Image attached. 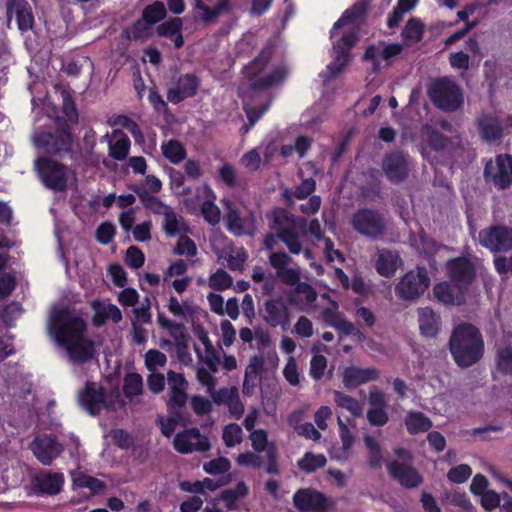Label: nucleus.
Masks as SVG:
<instances>
[{
  "mask_svg": "<svg viewBox=\"0 0 512 512\" xmlns=\"http://www.w3.org/2000/svg\"><path fill=\"white\" fill-rule=\"evenodd\" d=\"M48 333L67 352L70 362L84 364L96 356L95 343L86 337L87 324L68 309H58L51 315Z\"/></svg>",
  "mask_w": 512,
  "mask_h": 512,
  "instance_id": "f257e3e1",
  "label": "nucleus"
},
{
  "mask_svg": "<svg viewBox=\"0 0 512 512\" xmlns=\"http://www.w3.org/2000/svg\"><path fill=\"white\" fill-rule=\"evenodd\" d=\"M483 178L497 190H507L512 186V155L498 154L485 161Z\"/></svg>",
  "mask_w": 512,
  "mask_h": 512,
  "instance_id": "1a4fd4ad",
  "label": "nucleus"
},
{
  "mask_svg": "<svg viewBox=\"0 0 512 512\" xmlns=\"http://www.w3.org/2000/svg\"><path fill=\"white\" fill-rule=\"evenodd\" d=\"M143 391V380L138 373H128L124 378L123 392L126 397L138 396Z\"/></svg>",
  "mask_w": 512,
  "mask_h": 512,
  "instance_id": "a18cd8bd",
  "label": "nucleus"
},
{
  "mask_svg": "<svg viewBox=\"0 0 512 512\" xmlns=\"http://www.w3.org/2000/svg\"><path fill=\"white\" fill-rule=\"evenodd\" d=\"M306 224L305 218H297L286 209L277 208L270 227L278 233L279 240L286 244L292 254H299L302 250L299 235Z\"/></svg>",
  "mask_w": 512,
  "mask_h": 512,
  "instance_id": "423d86ee",
  "label": "nucleus"
},
{
  "mask_svg": "<svg viewBox=\"0 0 512 512\" xmlns=\"http://www.w3.org/2000/svg\"><path fill=\"white\" fill-rule=\"evenodd\" d=\"M62 110L67 119L72 123H77L79 119L78 110L75 101L68 92L62 93Z\"/></svg>",
  "mask_w": 512,
  "mask_h": 512,
  "instance_id": "4d7b16f0",
  "label": "nucleus"
},
{
  "mask_svg": "<svg viewBox=\"0 0 512 512\" xmlns=\"http://www.w3.org/2000/svg\"><path fill=\"white\" fill-rule=\"evenodd\" d=\"M194 10L201 11L199 15H192L196 16V21L199 19L205 26H208L217 23L219 16L223 12L229 11V4L223 0H220L216 6L211 8L203 1H198L197 3H194Z\"/></svg>",
  "mask_w": 512,
  "mask_h": 512,
  "instance_id": "cd10ccee",
  "label": "nucleus"
},
{
  "mask_svg": "<svg viewBox=\"0 0 512 512\" xmlns=\"http://www.w3.org/2000/svg\"><path fill=\"white\" fill-rule=\"evenodd\" d=\"M457 290L453 285L448 282L437 283L433 288V294L435 298L445 304L452 305L455 303V297L457 294Z\"/></svg>",
  "mask_w": 512,
  "mask_h": 512,
  "instance_id": "a19ab883",
  "label": "nucleus"
},
{
  "mask_svg": "<svg viewBox=\"0 0 512 512\" xmlns=\"http://www.w3.org/2000/svg\"><path fill=\"white\" fill-rule=\"evenodd\" d=\"M450 279L456 284L458 291L466 288L475 276L472 262L465 257H457L447 262Z\"/></svg>",
  "mask_w": 512,
  "mask_h": 512,
  "instance_id": "dca6fc26",
  "label": "nucleus"
},
{
  "mask_svg": "<svg viewBox=\"0 0 512 512\" xmlns=\"http://www.w3.org/2000/svg\"><path fill=\"white\" fill-rule=\"evenodd\" d=\"M448 347L454 362L460 368H469L479 362L485 351L484 339L480 330L466 322L454 327Z\"/></svg>",
  "mask_w": 512,
  "mask_h": 512,
  "instance_id": "f03ea898",
  "label": "nucleus"
},
{
  "mask_svg": "<svg viewBox=\"0 0 512 512\" xmlns=\"http://www.w3.org/2000/svg\"><path fill=\"white\" fill-rule=\"evenodd\" d=\"M472 474V469L467 464H460L458 466L452 467L447 477L448 479L457 484L464 483Z\"/></svg>",
  "mask_w": 512,
  "mask_h": 512,
  "instance_id": "864d4df0",
  "label": "nucleus"
},
{
  "mask_svg": "<svg viewBox=\"0 0 512 512\" xmlns=\"http://www.w3.org/2000/svg\"><path fill=\"white\" fill-rule=\"evenodd\" d=\"M15 14L18 29L24 33L34 27V15L29 3L26 0H9L7 2V17L11 19Z\"/></svg>",
  "mask_w": 512,
  "mask_h": 512,
  "instance_id": "4be33fe9",
  "label": "nucleus"
},
{
  "mask_svg": "<svg viewBox=\"0 0 512 512\" xmlns=\"http://www.w3.org/2000/svg\"><path fill=\"white\" fill-rule=\"evenodd\" d=\"M303 295L307 304L313 303L317 298L315 289L306 282H298L293 292L288 294L287 300L290 304H299V297Z\"/></svg>",
  "mask_w": 512,
  "mask_h": 512,
  "instance_id": "e433bc0d",
  "label": "nucleus"
},
{
  "mask_svg": "<svg viewBox=\"0 0 512 512\" xmlns=\"http://www.w3.org/2000/svg\"><path fill=\"white\" fill-rule=\"evenodd\" d=\"M34 171L46 189L60 193L67 191L70 175L74 174L67 165L49 156L37 157Z\"/></svg>",
  "mask_w": 512,
  "mask_h": 512,
  "instance_id": "39448f33",
  "label": "nucleus"
},
{
  "mask_svg": "<svg viewBox=\"0 0 512 512\" xmlns=\"http://www.w3.org/2000/svg\"><path fill=\"white\" fill-rule=\"evenodd\" d=\"M247 494V485L243 481H240L235 488L222 491L220 499L223 500L226 503L227 508L231 510L235 507V502L240 498H244Z\"/></svg>",
  "mask_w": 512,
  "mask_h": 512,
  "instance_id": "37998d69",
  "label": "nucleus"
},
{
  "mask_svg": "<svg viewBox=\"0 0 512 512\" xmlns=\"http://www.w3.org/2000/svg\"><path fill=\"white\" fill-rule=\"evenodd\" d=\"M334 396L337 406L341 409L337 415L340 437L344 450H348L352 446V435L348 427L352 421V397L340 391H334Z\"/></svg>",
  "mask_w": 512,
  "mask_h": 512,
  "instance_id": "f8f14e48",
  "label": "nucleus"
},
{
  "mask_svg": "<svg viewBox=\"0 0 512 512\" xmlns=\"http://www.w3.org/2000/svg\"><path fill=\"white\" fill-rule=\"evenodd\" d=\"M402 265L398 252L389 249H379L375 263L376 271L384 277H391Z\"/></svg>",
  "mask_w": 512,
  "mask_h": 512,
  "instance_id": "a878e982",
  "label": "nucleus"
},
{
  "mask_svg": "<svg viewBox=\"0 0 512 512\" xmlns=\"http://www.w3.org/2000/svg\"><path fill=\"white\" fill-rule=\"evenodd\" d=\"M202 215L204 219L211 225H216L220 221V210L211 201H205L202 205Z\"/></svg>",
  "mask_w": 512,
  "mask_h": 512,
  "instance_id": "774afa93",
  "label": "nucleus"
},
{
  "mask_svg": "<svg viewBox=\"0 0 512 512\" xmlns=\"http://www.w3.org/2000/svg\"><path fill=\"white\" fill-rule=\"evenodd\" d=\"M270 57L271 50L264 49L258 57H256L253 61L250 62V64L245 67L250 83L253 79L258 78L257 75L264 70L270 60Z\"/></svg>",
  "mask_w": 512,
  "mask_h": 512,
  "instance_id": "79ce46f5",
  "label": "nucleus"
},
{
  "mask_svg": "<svg viewBox=\"0 0 512 512\" xmlns=\"http://www.w3.org/2000/svg\"><path fill=\"white\" fill-rule=\"evenodd\" d=\"M417 312L421 335L428 338L435 337L441 326L440 316L430 307L419 308Z\"/></svg>",
  "mask_w": 512,
  "mask_h": 512,
  "instance_id": "bb28decb",
  "label": "nucleus"
},
{
  "mask_svg": "<svg viewBox=\"0 0 512 512\" xmlns=\"http://www.w3.org/2000/svg\"><path fill=\"white\" fill-rule=\"evenodd\" d=\"M288 74V70L284 66H279L273 71L263 77H258L252 80L249 89L252 92L268 89L272 86L281 84Z\"/></svg>",
  "mask_w": 512,
  "mask_h": 512,
  "instance_id": "c85d7f7f",
  "label": "nucleus"
},
{
  "mask_svg": "<svg viewBox=\"0 0 512 512\" xmlns=\"http://www.w3.org/2000/svg\"><path fill=\"white\" fill-rule=\"evenodd\" d=\"M432 103L445 112H454L463 104L461 88L449 78L435 80L428 89Z\"/></svg>",
  "mask_w": 512,
  "mask_h": 512,
  "instance_id": "0eeeda50",
  "label": "nucleus"
},
{
  "mask_svg": "<svg viewBox=\"0 0 512 512\" xmlns=\"http://www.w3.org/2000/svg\"><path fill=\"white\" fill-rule=\"evenodd\" d=\"M161 149L163 156L173 164H179L186 158V150L178 140L171 139L163 143Z\"/></svg>",
  "mask_w": 512,
  "mask_h": 512,
  "instance_id": "c9c22d12",
  "label": "nucleus"
},
{
  "mask_svg": "<svg viewBox=\"0 0 512 512\" xmlns=\"http://www.w3.org/2000/svg\"><path fill=\"white\" fill-rule=\"evenodd\" d=\"M449 143L450 139L438 130L430 129L428 131V144L432 149L436 151L444 150Z\"/></svg>",
  "mask_w": 512,
  "mask_h": 512,
  "instance_id": "680f3d73",
  "label": "nucleus"
},
{
  "mask_svg": "<svg viewBox=\"0 0 512 512\" xmlns=\"http://www.w3.org/2000/svg\"><path fill=\"white\" fill-rule=\"evenodd\" d=\"M31 447L36 458L44 465H50L53 459L57 458L63 451V447L55 437L34 439Z\"/></svg>",
  "mask_w": 512,
  "mask_h": 512,
  "instance_id": "5701e85b",
  "label": "nucleus"
},
{
  "mask_svg": "<svg viewBox=\"0 0 512 512\" xmlns=\"http://www.w3.org/2000/svg\"><path fill=\"white\" fill-rule=\"evenodd\" d=\"M145 256L137 246H130L126 251L125 263L133 268L139 269L144 265Z\"/></svg>",
  "mask_w": 512,
  "mask_h": 512,
  "instance_id": "6e6d98bb",
  "label": "nucleus"
},
{
  "mask_svg": "<svg viewBox=\"0 0 512 512\" xmlns=\"http://www.w3.org/2000/svg\"><path fill=\"white\" fill-rule=\"evenodd\" d=\"M426 267L417 266L406 272L395 286V293L401 300L414 301L420 298L430 286Z\"/></svg>",
  "mask_w": 512,
  "mask_h": 512,
  "instance_id": "6e6552de",
  "label": "nucleus"
},
{
  "mask_svg": "<svg viewBox=\"0 0 512 512\" xmlns=\"http://www.w3.org/2000/svg\"><path fill=\"white\" fill-rule=\"evenodd\" d=\"M330 37L336 40L333 42V61L327 66L326 72L320 74L326 78L324 82L337 76L349 61L352 49V7L346 9L334 23Z\"/></svg>",
  "mask_w": 512,
  "mask_h": 512,
  "instance_id": "7ed1b4c3",
  "label": "nucleus"
},
{
  "mask_svg": "<svg viewBox=\"0 0 512 512\" xmlns=\"http://www.w3.org/2000/svg\"><path fill=\"white\" fill-rule=\"evenodd\" d=\"M195 23L196 16H186L184 18L173 17L169 20L159 24L156 27V34L162 38L171 39L176 49H180L184 45V38L182 35L183 23Z\"/></svg>",
  "mask_w": 512,
  "mask_h": 512,
  "instance_id": "6ab92c4d",
  "label": "nucleus"
},
{
  "mask_svg": "<svg viewBox=\"0 0 512 512\" xmlns=\"http://www.w3.org/2000/svg\"><path fill=\"white\" fill-rule=\"evenodd\" d=\"M354 229L366 237L376 239L384 234L386 222L379 211L362 209L354 214Z\"/></svg>",
  "mask_w": 512,
  "mask_h": 512,
  "instance_id": "9b49d317",
  "label": "nucleus"
},
{
  "mask_svg": "<svg viewBox=\"0 0 512 512\" xmlns=\"http://www.w3.org/2000/svg\"><path fill=\"white\" fill-rule=\"evenodd\" d=\"M417 2V0H398L392 12L388 14L387 26L390 29L398 27L404 15L414 9Z\"/></svg>",
  "mask_w": 512,
  "mask_h": 512,
  "instance_id": "f704fd0d",
  "label": "nucleus"
},
{
  "mask_svg": "<svg viewBox=\"0 0 512 512\" xmlns=\"http://www.w3.org/2000/svg\"><path fill=\"white\" fill-rule=\"evenodd\" d=\"M190 404L192 410L197 416H203L212 411V403L205 397L200 395H193L190 397Z\"/></svg>",
  "mask_w": 512,
  "mask_h": 512,
  "instance_id": "052dcab7",
  "label": "nucleus"
},
{
  "mask_svg": "<svg viewBox=\"0 0 512 512\" xmlns=\"http://www.w3.org/2000/svg\"><path fill=\"white\" fill-rule=\"evenodd\" d=\"M242 435V428L236 423L228 424L223 429V441L227 447L239 444L242 441Z\"/></svg>",
  "mask_w": 512,
  "mask_h": 512,
  "instance_id": "8fccbe9b",
  "label": "nucleus"
},
{
  "mask_svg": "<svg viewBox=\"0 0 512 512\" xmlns=\"http://www.w3.org/2000/svg\"><path fill=\"white\" fill-rule=\"evenodd\" d=\"M151 25L141 16L136 20L129 30L126 31L128 39L145 40L151 35Z\"/></svg>",
  "mask_w": 512,
  "mask_h": 512,
  "instance_id": "49530a36",
  "label": "nucleus"
},
{
  "mask_svg": "<svg viewBox=\"0 0 512 512\" xmlns=\"http://www.w3.org/2000/svg\"><path fill=\"white\" fill-rule=\"evenodd\" d=\"M200 87V79L194 74H184L179 76L175 86L167 92V100L173 104H178L187 98L194 97Z\"/></svg>",
  "mask_w": 512,
  "mask_h": 512,
  "instance_id": "f3484780",
  "label": "nucleus"
},
{
  "mask_svg": "<svg viewBox=\"0 0 512 512\" xmlns=\"http://www.w3.org/2000/svg\"><path fill=\"white\" fill-rule=\"evenodd\" d=\"M479 243L492 253L509 252L512 250V227L492 225L484 228L478 235Z\"/></svg>",
  "mask_w": 512,
  "mask_h": 512,
  "instance_id": "9d476101",
  "label": "nucleus"
},
{
  "mask_svg": "<svg viewBox=\"0 0 512 512\" xmlns=\"http://www.w3.org/2000/svg\"><path fill=\"white\" fill-rule=\"evenodd\" d=\"M115 226L111 222H103L96 229V240L103 244H109L115 235Z\"/></svg>",
  "mask_w": 512,
  "mask_h": 512,
  "instance_id": "bf43d9fd",
  "label": "nucleus"
},
{
  "mask_svg": "<svg viewBox=\"0 0 512 512\" xmlns=\"http://www.w3.org/2000/svg\"><path fill=\"white\" fill-rule=\"evenodd\" d=\"M316 188V182L313 178L304 179L300 185L292 189H285L282 193V197L285 200L286 205L292 208L294 205L293 197L297 199H305L310 196Z\"/></svg>",
  "mask_w": 512,
  "mask_h": 512,
  "instance_id": "2f4dec72",
  "label": "nucleus"
},
{
  "mask_svg": "<svg viewBox=\"0 0 512 512\" xmlns=\"http://www.w3.org/2000/svg\"><path fill=\"white\" fill-rule=\"evenodd\" d=\"M327 459L323 454L315 455L312 452H306L304 457L298 461L300 470L306 473H312L318 468L326 465Z\"/></svg>",
  "mask_w": 512,
  "mask_h": 512,
  "instance_id": "ea45409f",
  "label": "nucleus"
},
{
  "mask_svg": "<svg viewBox=\"0 0 512 512\" xmlns=\"http://www.w3.org/2000/svg\"><path fill=\"white\" fill-rule=\"evenodd\" d=\"M288 74V70L284 66H279L273 71L263 77H258L252 80L249 89L252 92L268 89L272 86L281 84Z\"/></svg>",
  "mask_w": 512,
  "mask_h": 512,
  "instance_id": "c756f323",
  "label": "nucleus"
},
{
  "mask_svg": "<svg viewBox=\"0 0 512 512\" xmlns=\"http://www.w3.org/2000/svg\"><path fill=\"white\" fill-rule=\"evenodd\" d=\"M203 468L211 475L223 474L231 468V463L226 457H219L206 462Z\"/></svg>",
  "mask_w": 512,
  "mask_h": 512,
  "instance_id": "3c124183",
  "label": "nucleus"
},
{
  "mask_svg": "<svg viewBox=\"0 0 512 512\" xmlns=\"http://www.w3.org/2000/svg\"><path fill=\"white\" fill-rule=\"evenodd\" d=\"M156 423L160 426L161 433L165 437L169 438L174 433L176 426L178 424H181V420H178L177 418L169 414L166 419L163 416L159 415L156 418Z\"/></svg>",
  "mask_w": 512,
  "mask_h": 512,
  "instance_id": "69168bd1",
  "label": "nucleus"
},
{
  "mask_svg": "<svg viewBox=\"0 0 512 512\" xmlns=\"http://www.w3.org/2000/svg\"><path fill=\"white\" fill-rule=\"evenodd\" d=\"M259 314L271 327L280 326L283 330L290 327V313L282 298L266 301Z\"/></svg>",
  "mask_w": 512,
  "mask_h": 512,
  "instance_id": "ddd939ff",
  "label": "nucleus"
},
{
  "mask_svg": "<svg viewBox=\"0 0 512 512\" xmlns=\"http://www.w3.org/2000/svg\"><path fill=\"white\" fill-rule=\"evenodd\" d=\"M293 504L300 512H325L328 509L326 496L311 488L296 491Z\"/></svg>",
  "mask_w": 512,
  "mask_h": 512,
  "instance_id": "2eb2a0df",
  "label": "nucleus"
},
{
  "mask_svg": "<svg viewBox=\"0 0 512 512\" xmlns=\"http://www.w3.org/2000/svg\"><path fill=\"white\" fill-rule=\"evenodd\" d=\"M55 132H41L33 136V144L44 151L43 156L62 158L72 150V135L66 119L57 117Z\"/></svg>",
  "mask_w": 512,
  "mask_h": 512,
  "instance_id": "20e7f679",
  "label": "nucleus"
},
{
  "mask_svg": "<svg viewBox=\"0 0 512 512\" xmlns=\"http://www.w3.org/2000/svg\"><path fill=\"white\" fill-rule=\"evenodd\" d=\"M105 389L97 383L87 381L78 394V402L90 415L96 416L102 408H106Z\"/></svg>",
  "mask_w": 512,
  "mask_h": 512,
  "instance_id": "4468645a",
  "label": "nucleus"
},
{
  "mask_svg": "<svg viewBox=\"0 0 512 512\" xmlns=\"http://www.w3.org/2000/svg\"><path fill=\"white\" fill-rule=\"evenodd\" d=\"M479 134L483 141L492 144L501 141L503 138V125L499 118L483 114L476 120Z\"/></svg>",
  "mask_w": 512,
  "mask_h": 512,
  "instance_id": "b1692460",
  "label": "nucleus"
},
{
  "mask_svg": "<svg viewBox=\"0 0 512 512\" xmlns=\"http://www.w3.org/2000/svg\"><path fill=\"white\" fill-rule=\"evenodd\" d=\"M167 383L169 386L168 395L187 392L188 381L181 373L169 370L167 372Z\"/></svg>",
  "mask_w": 512,
  "mask_h": 512,
  "instance_id": "de8ad7c7",
  "label": "nucleus"
},
{
  "mask_svg": "<svg viewBox=\"0 0 512 512\" xmlns=\"http://www.w3.org/2000/svg\"><path fill=\"white\" fill-rule=\"evenodd\" d=\"M387 469L391 477L406 488L418 487L423 482L422 476L411 465L394 460L387 464Z\"/></svg>",
  "mask_w": 512,
  "mask_h": 512,
  "instance_id": "412c9836",
  "label": "nucleus"
},
{
  "mask_svg": "<svg viewBox=\"0 0 512 512\" xmlns=\"http://www.w3.org/2000/svg\"><path fill=\"white\" fill-rule=\"evenodd\" d=\"M73 485L77 488H88L92 494H98L106 488V483L83 472L72 471Z\"/></svg>",
  "mask_w": 512,
  "mask_h": 512,
  "instance_id": "473e14b6",
  "label": "nucleus"
},
{
  "mask_svg": "<svg viewBox=\"0 0 512 512\" xmlns=\"http://www.w3.org/2000/svg\"><path fill=\"white\" fill-rule=\"evenodd\" d=\"M327 366V359L325 356L317 354L314 355L310 363V375L315 380H320L324 374Z\"/></svg>",
  "mask_w": 512,
  "mask_h": 512,
  "instance_id": "338daca9",
  "label": "nucleus"
},
{
  "mask_svg": "<svg viewBox=\"0 0 512 512\" xmlns=\"http://www.w3.org/2000/svg\"><path fill=\"white\" fill-rule=\"evenodd\" d=\"M188 400H190L187 392L170 394L166 401L167 412L169 415L181 420V424L186 426L191 423V413L188 410Z\"/></svg>",
  "mask_w": 512,
  "mask_h": 512,
  "instance_id": "393cba45",
  "label": "nucleus"
},
{
  "mask_svg": "<svg viewBox=\"0 0 512 512\" xmlns=\"http://www.w3.org/2000/svg\"><path fill=\"white\" fill-rule=\"evenodd\" d=\"M99 316H102L101 321L93 320L95 326H101L107 319H111L114 323H119L122 320L121 310L114 304H108L102 312H99Z\"/></svg>",
  "mask_w": 512,
  "mask_h": 512,
  "instance_id": "0e129e2a",
  "label": "nucleus"
},
{
  "mask_svg": "<svg viewBox=\"0 0 512 512\" xmlns=\"http://www.w3.org/2000/svg\"><path fill=\"white\" fill-rule=\"evenodd\" d=\"M167 362V357L164 353L156 349H150L145 354V366L150 371H156L157 366H164Z\"/></svg>",
  "mask_w": 512,
  "mask_h": 512,
  "instance_id": "603ef678",
  "label": "nucleus"
},
{
  "mask_svg": "<svg viewBox=\"0 0 512 512\" xmlns=\"http://www.w3.org/2000/svg\"><path fill=\"white\" fill-rule=\"evenodd\" d=\"M163 216V230L165 231V233L169 236L177 235L180 232V230L178 228V218L174 210L171 207H169L163 214Z\"/></svg>",
  "mask_w": 512,
  "mask_h": 512,
  "instance_id": "e2e57ef3",
  "label": "nucleus"
},
{
  "mask_svg": "<svg viewBox=\"0 0 512 512\" xmlns=\"http://www.w3.org/2000/svg\"><path fill=\"white\" fill-rule=\"evenodd\" d=\"M63 484L62 473L41 471L32 478V487L36 495H57L62 491Z\"/></svg>",
  "mask_w": 512,
  "mask_h": 512,
  "instance_id": "a211bd4d",
  "label": "nucleus"
},
{
  "mask_svg": "<svg viewBox=\"0 0 512 512\" xmlns=\"http://www.w3.org/2000/svg\"><path fill=\"white\" fill-rule=\"evenodd\" d=\"M404 422L410 435L427 432L433 426L431 419L419 411H409Z\"/></svg>",
  "mask_w": 512,
  "mask_h": 512,
  "instance_id": "7c9ffc66",
  "label": "nucleus"
},
{
  "mask_svg": "<svg viewBox=\"0 0 512 512\" xmlns=\"http://www.w3.org/2000/svg\"><path fill=\"white\" fill-rule=\"evenodd\" d=\"M496 367L498 372L503 375H512V347L506 346L497 349Z\"/></svg>",
  "mask_w": 512,
  "mask_h": 512,
  "instance_id": "c03bdc74",
  "label": "nucleus"
},
{
  "mask_svg": "<svg viewBox=\"0 0 512 512\" xmlns=\"http://www.w3.org/2000/svg\"><path fill=\"white\" fill-rule=\"evenodd\" d=\"M379 378V372L375 368H357L354 367V386L375 381Z\"/></svg>",
  "mask_w": 512,
  "mask_h": 512,
  "instance_id": "5fc2aeb1",
  "label": "nucleus"
},
{
  "mask_svg": "<svg viewBox=\"0 0 512 512\" xmlns=\"http://www.w3.org/2000/svg\"><path fill=\"white\" fill-rule=\"evenodd\" d=\"M167 16V11L163 2L155 1L147 5L142 11V17L151 26L162 21Z\"/></svg>",
  "mask_w": 512,
  "mask_h": 512,
  "instance_id": "58836bf2",
  "label": "nucleus"
},
{
  "mask_svg": "<svg viewBox=\"0 0 512 512\" xmlns=\"http://www.w3.org/2000/svg\"><path fill=\"white\" fill-rule=\"evenodd\" d=\"M232 285V277L223 269H218L209 277V286L214 290L223 291Z\"/></svg>",
  "mask_w": 512,
  "mask_h": 512,
  "instance_id": "09e8293b",
  "label": "nucleus"
},
{
  "mask_svg": "<svg viewBox=\"0 0 512 512\" xmlns=\"http://www.w3.org/2000/svg\"><path fill=\"white\" fill-rule=\"evenodd\" d=\"M174 252L177 255H187L193 257L197 253V247L192 239H190L188 236L182 235L179 237Z\"/></svg>",
  "mask_w": 512,
  "mask_h": 512,
  "instance_id": "13d9d810",
  "label": "nucleus"
},
{
  "mask_svg": "<svg viewBox=\"0 0 512 512\" xmlns=\"http://www.w3.org/2000/svg\"><path fill=\"white\" fill-rule=\"evenodd\" d=\"M382 168L387 178L393 183L403 181L408 175L406 156L400 151L387 154L383 159Z\"/></svg>",
  "mask_w": 512,
  "mask_h": 512,
  "instance_id": "aec40b11",
  "label": "nucleus"
},
{
  "mask_svg": "<svg viewBox=\"0 0 512 512\" xmlns=\"http://www.w3.org/2000/svg\"><path fill=\"white\" fill-rule=\"evenodd\" d=\"M424 29L425 25L423 22L420 19L413 17L406 23L402 31V36L407 42L417 43L422 40Z\"/></svg>",
  "mask_w": 512,
  "mask_h": 512,
  "instance_id": "4c0bfd02",
  "label": "nucleus"
},
{
  "mask_svg": "<svg viewBox=\"0 0 512 512\" xmlns=\"http://www.w3.org/2000/svg\"><path fill=\"white\" fill-rule=\"evenodd\" d=\"M119 138L115 142L109 143V156L117 161H122L127 158L130 150V139L121 130L113 132Z\"/></svg>",
  "mask_w": 512,
  "mask_h": 512,
  "instance_id": "72a5a7b5",
  "label": "nucleus"
}]
</instances>
